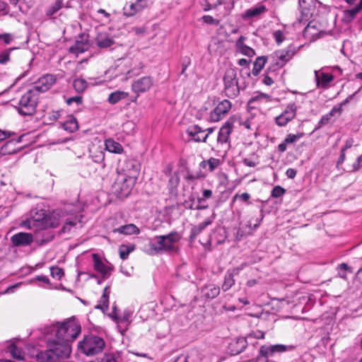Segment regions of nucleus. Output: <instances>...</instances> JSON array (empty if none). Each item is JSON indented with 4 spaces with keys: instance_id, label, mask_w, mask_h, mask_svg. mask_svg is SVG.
<instances>
[{
    "instance_id": "obj_52",
    "label": "nucleus",
    "mask_w": 362,
    "mask_h": 362,
    "mask_svg": "<svg viewBox=\"0 0 362 362\" xmlns=\"http://www.w3.org/2000/svg\"><path fill=\"white\" fill-rule=\"evenodd\" d=\"M268 98H269V96L267 95H266V94H264V93L258 94L257 95L252 97L249 100L248 104L249 105H252V104L255 103L257 101H261V100H267Z\"/></svg>"
},
{
    "instance_id": "obj_20",
    "label": "nucleus",
    "mask_w": 362,
    "mask_h": 362,
    "mask_svg": "<svg viewBox=\"0 0 362 362\" xmlns=\"http://www.w3.org/2000/svg\"><path fill=\"white\" fill-rule=\"evenodd\" d=\"M135 174L134 175V178L137 179L139 173V168L138 165L134 160H125L119 171V175H124L129 177H132V175Z\"/></svg>"
},
{
    "instance_id": "obj_45",
    "label": "nucleus",
    "mask_w": 362,
    "mask_h": 362,
    "mask_svg": "<svg viewBox=\"0 0 362 362\" xmlns=\"http://www.w3.org/2000/svg\"><path fill=\"white\" fill-rule=\"evenodd\" d=\"M315 0H299V6L304 13L314 7Z\"/></svg>"
},
{
    "instance_id": "obj_11",
    "label": "nucleus",
    "mask_w": 362,
    "mask_h": 362,
    "mask_svg": "<svg viewBox=\"0 0 362 362\" xmlns=\"http://www.w3.org/2000/svg\"><path fill=\"white\" fill-rule=\"evenodd\" d=\"M233 122L231 119L227 120L221 127L217 137V144L226 148L230 147V135L233 131Z\"/></svg>"
},
{
    "instance_id": "obj_62",
    "label": "nucleus",
    "mask_w": 362,
    "mask_h": 362,
    "mask_svg": "<svg viewBox=\"0 0 362 362\" xmlns=\"http://www.w3.org/2000/svg\"><path fill=\"white\" fill-rule=\"evenodd\" d=\"M35 279L39 281L43 282L46 284H49V283H50L49 278L47 276H44V275L37 276L35 278Z\"/></svg>"
},
{
    "instance_id": "obj_13",
    "label": "nucleus",
    "mask_w": 362,
    "mask_h": 362,
    "mask_svg": "<svg viewBox=\"0 0 362 362\" xmlns=\"http://www.w3.org/2000/svg\"><path fill=\"white\" fill-rule=\"evenodd\" d=\"M296 111L297 106L295 103L288 104L284 111L275 118L276 124L279 127L286 125L295 117Z\"/></svg>"
},
{
    "instance_id": "obj_22",
    "label": "nucleus",
    "mask_w": 362,
    "mask_h": 362,
    "mask_svg": "<svg viewBox=\"0 0 362 362\" xmlns=\"http://www.w3.org/2000/svg\"><path fill=\"white\" fill-rule=\"evenodd\" d=\"M95 43L100 48H107L115 43V40L110 34L103 32L97 35Z\"/></svg>"
},
{
    "instance_id": "obj_25",
    "label": "nucleus",
    "mask_w": 362,
    "mask_h": 362,
    "mask_svg": "<svg viewBox=\"0 0 362 362\" xmlns=\"http://www.w3.org/2000/svg\"><path fill=\"white\" fill-rule=\"evenodd\" d=\"M88 48L89 43L88 40L82 39L81 40H76L75 44L69 48V52L78 55V54L86 52Z\"/></svg>"
},
{
    "instance_id": "obj_37",
    "label": "nucleus",
    "mask_w": 362,
    "mask_h": 362,
    "mask_svg": "<svg viewBox=\"0 0 362 362\" xmlns=\"http://www.w3.org/2000/svg\"><path fill=\"white\" fill-rule=\"evenodd\" d=\"M321 32L318 31L316 28V23H310L304 30V35L307 37H311L313 38H317L321 36Z\"/></svg>"
},
{
    "instance_id": "obj_9",
    "label": "nucleus",
    "mask_w": 362,
    "mask_h": 362,
    "mask_svg": "<svg viewBox=\"0 0 362 362\" xmlns=\"http://www.w3.org/2000/svg\"><path fill=\"white\" fill-rule=\"evenodd\" d=\"M293 345L275 344L264 345L259 349V354L265 358L274 357L278 354L294 349Z\"/></svg>"
},
{
    "instance_id": "obj_26",
    "label": "nucleus",
    "mask_w": 362,
    "mask_h": 362,
    "mask_svg": "<svg viewBox=\"0 0 362 362\" xmlns=\"http://www.w3.org/2000/svg\"><path fill=\"white\" fill-rule=\"evenodd\" d=\"M213 220V218H208L199 225L193 226L191 229L189 236L190 239L194 240L197 236L199 235L206 228V227L211 224Z\"/></svg>"
},
{
    "instance_id": "obj_29",
    "label": "nucleus",
    "mask_w": 362,
    "mask_h": 362,
    "mask_svg": "<svg viewBox=\"0 0 362 362\" xmlns=\"http://www.w3.org/2000/svg\"><path fill=\"white\" fill-rule=\"evenodd\" d=\"M362 9V0L359 4L351 9L345 10L343 13V20L346 22H351L353 21L356 14Z\"/></svg>"
},
{
    "instance_id": "obj_10",
    "label": "nucleus",
    "mask_w": 362,
    "mask_h": 362,
    "mask_svg": "<svg viewBox=\"0 0 362 362\" xmlns=\"http://www.w3.org/2000/svg\"><path fill=\"white\" fill-rule=\"evenodd\" d=\"M232 104L228 100H223L210 112V119L212 122H218L224 118L230 112Z\"/></svg>"
},
{
    "instance_id": "obj_54",
    "label": "nucleus",
    "mask_w": 362,
    "mask_h": 362,
    "mask_svg": "<svg viewBox=\"0 0 362 362\" xmlns=\"http://www.w3.org/2000/svg\"><path fill=\"white\" fill-rule=\"evenodd\" d=\"M13 40V36L10 33L0 34V42H4L5 45H8Z\"/></svg>"
},
{
    "instance_id": "obj_61",
    "label": "nucleus",
    "mask_w": 362,
    "mask_h": 362,
    "mask_svg": "<svg viewBox=\"0 0 362 362\" xmlns=\"http://www.w3.org/2000/svg\"><path fill=\"white\" fill-rule=\"evenodd\" d=\"M247 266L246 263L241 264L239 267H237L235 268H233L230 272L234 274V275H238L240 272L243 269Z\"/></svg>"
},
{
    "instance_id": "obj_35",
    "label": "nucleus",
    "mask_w": 362,
    "mask_h": 362,
    "mask_svg": "<svg viewBox=\"0 0 362 362\" xmlns=\"http://www.w3.org/2000/svg\"><path fill=\"white\" fill-rule=\"evenodd\" d=\"M128 96V93L124 91L116 90L115 92L111 93L107 98V101L109 103L112 105H115L117 103L122 99L127 98Z\"/></svg>"
},
{
    "instance_id": "obj_36",
    "label": "nucleus",
    "mask_w": 362,
    "mask_h": 362,
    "mask_svg": "<svg viewBox=\"0 0 362 362\" xmlns=\"http://www.w3.org/2000/svg\"><path fill=\"white\" fill-rule=\"evenodd\" d=\"M62 126L65 131L69 133L74 132L78 129L77 120L74 117H70Z\"/></svg>"
},
{
    "instance_id": "obj_28",
    "label": "nucleus",
    "mask_w": 362,
    "mask_h": 362,
    "mask_svg": "<svg viewBox=\"0 0 362 362\" xmlns=\"http://www.w3.org/2000/svg\"><path fill=\"white\" fill-rule=\"evenodd\" d=\"M133 312L129 309L124 310L121 316H118L116 310L112 312V317L118 324H125L127 326L129 324L130 318L132 317Z\"/></svg>"
},
{
    "instance_id": "obj_63",
    "label": "nucleus",
    "mask_w": 362,
    "mask_h": 362,
    "mask_svg": "<svg viewBox=\"0 0 362 362\" xmlns=\"http://www.w3.org/2000/svg\"><path fill=\"white\" fill-rule=\"evenodd\" d=\"M21 284L18 283L13 286H11L6 288V290L4 292V293H11L15 291V289L18 288Z\"/></svg>"
},
{
    "instance_id": "obj_44",
    "label": "nucleus",
    "mask_w": 362,
    "mask_h": 362,
    "mask_svg": "<svg viewBox=\"0 0 362 362\" xmlns=\"http://www.w3.org/2000/svg\"><path fill=\"white\" fill-rule=\"evenodd\" d=\"M50 274L53 279L60 280L64 275V272L62 268L54 266L50 267Z\"/></svg>"
},
{
    "instance_id": "obj_39",
    "label": "nucleus",
    "mask_w": 362,
    "mask_h": 362,
    "mask_svg": "<svg viewBox=\"0 0 362 362\" xmlns=\"http://www.w3.org/2000/svg\"><path fill=\"white\" fill-rule=\"evenodd\" d=\"M234 274L231 273L230 271H228L226 274L224 282L222 285V289L224 291L229 290L235 284Z\"/></svg>"
},
{
    "instance_id": "obj_38",
    "label": "nucleus",
    "mask_w": 362,
    "mask_h": 362,
    "mask_svg": "<svg viewBox=\"0 0 362 362\" xmlns=\"http://www.w3.org/2000/svg\"><path fill=\"white\" fill-rule=\"evenodd\" d=\"M267 61V58L264 56L258 57L256 59L254 63L253 69L252 71V73L254 76H257L260 73L262 69L264 68Z\"/></svg>"
},
{
    "instance_id": "obj_32",
    "label": "nucleus",
    "mask_w": 362,
    "mask_h": 362,
    "mask_svg": "<svg viewBox=\"0 0 362 362\" xmlns=\"http://www.w3.org/2000/svg\"><path fill=\"white\" fill-rule=\"evenodd\" d=\"M105 148L110 153H122L123 152L122 146L112 139L105 140Z\"/></svg>"
},
{
    "instance_id": "obj_19",
    "label": "nucleus",
    "mask_w": 362,
    "mask_h": 362,
    "mask_svg": "<svg viewBox=\"0 0 362 362\" xmlns=\"http://www.w3.org/2000/svg\"><path fill=\"white\" fill-rule=\"evenodd\" d=\"M186 132L190 139L195 142H206L208 138V134H205V130L198 125L189 127Z\"/></svg>"
},
{
    "instance_id": "obj_18",
    "label": "nucleus",
    "mask_w": 362,
    "mask_h": 362,
    "mask_svg": "<svg viewBox=\"0 0 362 362\" xmlns=\"http://www.w3.org/2000/svg\"><path fill=\"white\" fill-rule=\"evenodd\" d=\"M11 241L13 246L25 247L30 245L33 242V236L28 233H18L11 238Z\"/></svg>"
},
{
    "instance_id": "obj_12",
    "label": "nucleus",
    "mask_w": 362,
    "mask_h": 362,
    "mask_svg": "<svg viewBox=\"0 0 362 362\" xmlns=\"http://www.w3.org/2000/svg\"><path fill=\"white\" fill-rule=\"evenodd\" d=\"M57 81V78L53 74H45L40 77L34 83L31 90H35V93H44L48 90Z\"/></svg>"
},
{
    "instance_id": "obj_42",
    "label": "nucleus",
    "mask_w": 362,
    "mask_h": 362,
    "mask_svg": "<svg viewBox=\"0 0 362 362\" xmlns=\"http://www.w3.org/2000/svg\"><path fill=\"white\" fill-rule=\"evenodd\" d=\"M73 86L78 93H82L87 88L88 83L85 79L79 78L74 81Z\"/></svg>"
},
{
    "instance_id": "obj_46",
    "label": "nucleus",
    "mask_w": 362,
    "mask_h": 362,
    "mask_svg": "<svg viewBox=\"0 0 362 362\" xmlns=\"http://www.w3.org/2000/svg\"><path fill=\"white\" fill-rule=\"evenodd\" d=\"M336 111L340 112L341 108L340 107H339V108L334 107L329 114H327V115L322 116V117L321 118V119L319 122V125L323 126V125L327 124L329 123V121L331 117H332L334 115V114Z\"/></svg>"
},
{
    "instance_id": "obj_64",
    "label": "nucleus",
    "mask_w": 362,
    "mask_h": 362,
    "mask_svg": "<svg viewBox=\"0 0 362 362\" xmlns=\"http://www.w3.org/2000/svg\"><path fill=\"white\" fill-rule=\"evenodd\" d=\"M286 175L288 178H294L296 175V170L293 168H288L286 172Z\"/></svg>"
},
{
    "instance_id": "obj_47",
    "label": "nucleus",
    "mask_w": 362,
    "mask_h": 362,
    "mask_svg": "<svg viewBox=\"0 0 362 362\" xmlns=\"http://www.w3.org/2000/svg\"><path fill=\"white\" fill-rule=\"evenodd\" d=\"M303 136V133H299L296 134H289L286 136L285 138V142L287 143V144H291L296 142L298 140H299L300 138H302Z\"/></svg>"
},
{
    "instance_id": "obj_41",
    "label": "nucleus",
    "mask_w": 362,
    "mask_h": 362,
    "mask_svg": "<svg viewBox=\"0 0 362 362\" xmlns=\"http://www.w3.org/2000/svg\"><path fill=\"white\" fill-rule=\"evenodd\" d=\"M134 245H122L119 248L120 258L123 260L127 259L129 253L134 251Z\"/></svg>"
},
{
    "instance_id": "obj_59",
    "label": "nucleus",
    "mask_w": 362,
    "mask_h": 362,
    "mask_svg": "<svg viewBox=\"0 0 362 362\" xmlns=\"http://www.w3.org/2000/svg\"><path fill=\"white\" fill-rule=\"evenodd\" d=\"M73 103H76L77 104H81V103H82V97H81V96H74V97L69 98H68L66 100V103L68 105H71Z\"/></svg>"
},
{
    "instance_id": "obj_17",
    "label": "nucleus",
    "mask_w": 362,
    "mask_h": 362,
    "mask_svg": "<svg viewBox=\"0 0 362 362\" xmlns=\"http://www.w3.org/2000/svg\"><path fill=\"white\" fill-rule=\"evenodd\" d=\"M315 80L317 88L322 89H327L330 87V83L334 80V76L332 74H328L322 71V70H315Z\"/></svg>"
},
{
    "instance_id": "obj_58",
    "label": "nucleus",
    "mask_w": 362,
    "mask_h": 362,
    "mask_svg": "<svg viewBox=\"0 0 362 362\" xmlns=\"http://www.w3.org/2000/svg\"><path fill=\"white\" fill-rule=\"evenodd\" d=\"M243 163L246 166L252 167V168L255 167L258 163V162L256 160H254L252 158H244L243 160Z\"/></svg>"
},
{
    "instance_id": "obj_60",
    "label": "nucleus",
    "mask_w": 362,
    "mask_h": 362,
    "mask_svg": "<svg viewBox=\"0 0 362 362\" xmlns=\"http://www.w3.org/2000/svg\"><path fill=\"white\" fill-rule=\"evenodd\" d=\"M362 168V155L359 156L356 161L353 164V170L357 171Z\"/></svg>"
},
{
    "instance_id": "obj_4",
    "label": "nucleus",
    "mask_w": 362,
    "mask_h": 362,
    "mask_svg": "<svg viewBox=\"0 0 362 362\" xmlns=\"http://www.w3.org/2000/svg\"><path fill=\"white\" fill-rule=\"evenodd\" d=\"M38 95L35 90L30 89L24 93L18 103V112L22 115L31 116L35 113Z\"/></svg>"
},
{
    "instance_id": "obj_8",
    "label": "nucleus",
    "mask_w": 362,
    "mask_h": 362,
    "mask_svg": "<svg viewBox=\"0 0 362 362\" xmlns=\"http://www.w3.org/2000/svg\"><path fill=\"white\" fill-rule=\"evenodd\" d=\"M93 268L102 276L103 279H108L112 272L113 266L107 261L103 260L98 254H93Z\"/></svg>"
},
{
    "instance_id": "obj_43",
    "label": "nucleus",
    "mask_w": 362,
    "mask_h": 362,
    "mask_svg": "<svg viewBox=\"0 0 362 362\" xmlns=\"http://www.w3.org/2000/svg\"><path fill=\"white\" fill-rule=\"evenodd\" d=\"M13 4L18 5L19 9L22 12L25 13L33 5V0H16V2H13Z\"/></svg>"
},
{
    "instance_id": "obj_55",
    "label": "nucleus",
    "mask_w": 362,
    "mask_h": 362,
    "mask_svg": "<svg viewBox=\"0 0 362 362\" xmlns=\"http://www.w3.org/2000/svg\"><path fill=\"white\" fill-rule=\"evenodd\" d=\"M250 198V195L247 193L244 192L241 194H236L233 197V201L235 202L237 199H240L241 201L244 202H248L249 199Z\"/></svg>"
},
{
    "instance_id": "obj_57",
    "label": "nucleus",
    "mask_w": 362,
    "mask_h": 362,
    "mask_svg": "<svg viewBox=\"0 0 362 362\" xmlns=\"http://www.w3.org/2000/svg\"><path fill=\"white\" fill-rule=\"evenodd\" d=\"M202 21H203L204 23H205L206 24H216V25H218V23H219L218 21H216L212 16H208V15L204 16L202 17Z\"/></svg>"
},
{
    "instance_id": "obj_30",
    "label": "nucleus",
    "mask_w": 362,
    "mask_h": 362,
    "mask_svg": "<svg viewBox=\"0 0 362 362\" xmlns=\"http://www.w3.org/2000/svg\"><path fill=\"white\" fill-rule=\"evenodd\" d=\"M63 7L64 0H55L53 4L46 8L45 16L48 18H52Z\"/></svg>"
},
{
    "instance_id": "obj_7",
    "label": "nucleus",
    "mask_w": 362,
    "mask_h": 362,
    "mask_svg": "<svg viewBox=\"0 0 362 362\" xmlns=\"http://www.w3.org/2000/svg\"><path fill=\"white\" fill-rule=\"evenodd\" d=\"M265 333L261 330H255L250 333L247 337L239 338L230 344V349L233 354L242 352L247 346V340L251 339H264Z\"/></svg>"
},
{
    "instance_id": "obj_15",
    "label": "nucleus",
    "mask_w": 362,
    "mask_h": 362,
    "mask_svg": "<svg viewBox=\"0 0 362 362\" xmlns=\"http://www.w3.org/2000/svg\"><path fill=\"white\" fill-rule=\"evenodd\" d=\"M153 85V80L151 76H143L132 84V90L134 93L139 95L151 89Z\"/></svg>"
},
{
    "instance_id": "obj_53",
    "label": "nucleus",
    "mask_w": 362,
    "mask_h": 362,
    "mask_svg": "<svg viewBox=\"0 0 362 362\" xmlns=\"http://www.w3.org/2000/svg\"><path fill=\"white\" fill-rule=\"evenodd\" d=\"M240 52L243 54H244L245 56H247V57H253L254 55H255V50L252 48H251V47H248L247 45L242 46V49H240Z\"/></svg>"
},
{
    "instance_id": "obj_5",
    "label": "nucleus",
    "mask_w": 362,
    "mask_h": 362,
    "mask_svg": "<svg viewBox=\"0 0 362 362\" xmlns=\"http://www.w3.org/2000/svg\"><path fill=\"white\" fill-rule=\"evenodd\" d=\"M133 173L132 177L124 175H118V177L114 184L115 192L119 198L127 197L132 192L136 180Z\"/></svg>"
},
{
    "instance_id": "obj_24",
    "label": "nucleus",
    "mask_w": 362,
    "mask_h": 362,
    "mask_svg": "<svg viewBox=\"0 0 362 362\" xmlns=\"http://www.w3.org/2000/svg\"><path fill=\"white\" fill-rule=\"evenodd\" d=\"M202 293L205 298L213 299L219 295L220 288L215 284H209L202 288Z\"/></svg>"
},
{
    "instance_id": "obj_31",
    "label": "nucleus",
    "mask_w": 362,
    "mask_h": 362,
    "mask_svg": "<svg viewBox=\"0 0 362 362\" xmlns=\"http://www.w3.org/2000/svg\"><path fill=\"white\" fill-rule=\"evenodd\" d=\"M110 293V288L109 286L105 287L103 296L100 300V303L95 306V308L100 309L103 312L107 310L109 303V296Z\"/></svg>"
},
{
    "instance_id": "obj_48",
    "label": "nucleus",
    "mask_w": 362,
    "mask_h": 362,
    "mask_svg": "<svg viewBox=\"0 0 362 362\" xmlns=\"http://www.w3.org/2000/svg\"><path fill=\"white\" fill-rule=\"evenodd\" d=\"M273 37L278 45H280L285 40V35L283 31L278 30L273 33Z\"/></svg>"
},
{
    "instance_id": "obj_23",
    "label": "nucleus",
    "mask_w": 362,
    "mask_h": 362,
    "mask_svg": "<svg viewBox=\"0 0 362 362\" xmlns=\"http://www.w3.org/2000/svg\"><path fill=\"white\" fill-rule=\"evenodd\" d=\"M113 232L117 233L119 234H122V235H131L139 234L140 230L135 224L129 223V224L121 226L120 227L114 229Z\"/></svg>"
},
{
    "instance_id": "obj_21",
    "label": "nucleus",
    "mask_w": 362,
    "mask_h": 362,
    "mask_svg": "<svg viewBox=\"0 0 362 362\" xmlns=\"http://www.w3.org/2000/svg\"><path fill=\"white\" fill-rule=\"evenodd\" d=\"M6 351H8L11 356L13 357V358L16 360H26L25 352L17 346L14 339L8 341Z\"/></svg>"
},
{
    "instance_id": "obj_2",
    "label": "nucleus",
    "mask_w": 362,
    "mask_h": 362,
    "mask_svg": "<svg viewBox=\"0 0 362 362\" xmlns=\"http://www.w3.org/2000/svg\"><path fill=\"white\" fill-rule=\"evenodd\" d=\"M181 239V235L177 231H173L167 235L154 237L155 243L151 245L156 253L171 252L175 250V244Z\"/></svg>"
},
{
    "instance_id": "obj_51",
    "label": "nucleus",
    "mask_w": 362,
    "mask_h": 362,
    "mask_svg": "<svg viewBox=\"0 0 362 362\" xmlns=\"http://www.w3.org/2000/svg\"><path fill=\"white\" fill-rule=\"evenodd\" d=\"M11 50H12V49L0 52V64H5L9 62Z\"/></svg>"
},
{
    "instance_id": "obj_40",
    "label": "nucleus",
    "mask_w": 362,
    "mask_h": 362,
    "mask_svg": "<svg viewBox=\"0 0 362 362\" xmlns=\"http://www.w3.org/2000/svg\"><path fill=\"white\" fill-rule=\"evenodd\" d=\"M81 221L78 218V216H74L71 218H69L66 219L64 226L62 227V232L63 233H67L69 232L71 228L74 226H76L77 223H80Z\"/></svg>"
},
{
    "instance_id": "obj_50",
    "label": "nucleus",
    "mask_w": 362,
    "mask_h": 362,
    "mask_svg": "<svg viewBox=\"0 0 362 362\" xmlns=\"http://www.w3.org/2000/svg\"><path fill=\"white\" fill-rule=\"evenodd\" d=\"M21 141V139H18L17 141H15V140H10L8 141H7L1 148V151L6 153H15V150L14 149H12V150H8L7 148H8L9 146L11 145H13L16 143H19Z\"/></svg>"
},
{
    "instance_id": "obj_1",
    "label": "nucleus",
    "mask_w": 362,
    "mask_h": 362,
    "mask_svg": "<svg viewBox=\"0 0 362 362\" xmlns=\"http://www.w3.org/2000/svg\"><path fill=\"white\" fill-rule=\"evenodd\" d=\"M81 331V325L74 318L45 326L43 333L46 335L54 334L55 338L48 340V349L44 351H38L35 347L28 346V349L31 348L33 351L30 358L35 357L38 362H56L68 358L71 352V343L78 337Z\"/></svg>"
},
{
    "instance_id": "obj_16",
    "label": "nucleus",
    "mask_w": 362,
    "mask_h": 362,
    "mask_svg": "<svg viewBox=\"0 0 362 362\" xmlns=\"http://www.w3.org/2000/svg\"><path fill=\"white\" fill-rule=\"evenodd\" d=\"M148 7L147 2L136 0L135 2H127L123 7V15L132 17Z\"/></svg>"
},
{
    "instance_id": "obj_14",
    "label": "nucleus",
    "mask_w": 362,
    "mask_h": 362,
    "mask_svg": "<svg viewBox=\"0 0 362 362\" xmlns=\"http://www.w3.org/2000/svg\"><path fill=\"white\" fill-rule=\"evenodd\" d=\"M300 47H297L293 45H288L286 49L276 52L278 61L276 65L283 67L288 62H289L294 55L298 52Z\"/></svg>"
},
{
    "instance_id": "obj_3",
    "label": "nucleus",
    "mask_w": 362,
    "mask_h": 362,
    "mask_svg": "<svg viewBox=\"0 0 362 362\" xmlns=\"http://www.w3.org/2000/svg\"><path fill=\"white\" fill-rule=\"evenodd\" d=\"M105 341L96 335H88L78 343V349L86 356H94L103 351L105 348Z\"/></svg>"
},
{
    "instance_id": "obj_34",
    "label": "nucleus",
    "mask_w": 362,
    "mask_h": 362,
    "mask_svg": "<svg viewBox=\"0 0 362 362\" xmlns=\"http://www.w3.org/2000/svg\"><path fill=\"white\" fill-rule=\"evenodd\" d=\"M221 164V161L218 158H210L208 160H203L200 163V167L203 169H208L209 172H213Z\"/></svg>"
},
{
    "instance_id": "obj_49",
    "label": "nucleus",
    "mask_w": 362,
    "mask_h": 362,
    "mask_svg": "<svg viewBox=\"0 0 362 362\" xmlns=\"http://www.w3.org/2000/svg\"><path fill=\"white\" fill-rule=\"evenodd\" d=\"M286 192L285 189L281 186H275L271 193V196L274 198H279L283 196Z\"/></svg>"
},
{
    "instance_id": "obj_6",
    "label": "nucleus",
    "mask_w": 362,
    "mask_h": 362,
    "mask_svg": "<svg viewBox=\"0 0 362 362\" xmlns=\"http://www.w3.org/2000/svg\"><path fill=\"white\" fill-rule=\"evenodd\" d=\"M224 91L228 98H235L240 93V86L237 78V71L234 69H228L223 76Z\"/></svg>"
},
{
    "instance_id": "obj_56",
    "label": "nucleus",
    "mask_w": 362,
    "mask_h": 362,
    "mask_svg": "<svg viewBox=\"0 0 362 362\" xmlns=\"http://www.w3.org/2000/svg\"><path fill=\"white\" fill-rule=\"evenodd\" d=\"M212 197V191L211 189H204L202 193V197L198 199V203L201 204L206 199H209Z\"/></svg>"
},
{
    "instance_id": "obj_33",
    "label": "nucleus",
    "mask_w": 362,
    "mask_h": 362,
    "mask_svg": "<svg viewBox=\"0 0 362 362\" xmlns=\"http://www.w3.org/2000/svg\"><path fill=\"white\" fill-rule=\"evenodd\" d=\"M267 11V8L264 5H259L254 6L250 9L245 11L244 17L245 18H253L259 16L262 13H264Z\"/></svg>"
},
{
    "instance_id": "obj_27",
    "label": "nucleus",
    "mask_w": 362,
    "mask_h": 362,
    "mask_svg": "<svg viewBox=\"0 0 362 362\" xmlns=\"http://www.w3.org/2000/svg\"><path fill=\"white\" fill-rule=\"evenodd\" d=\"M31 218L22 223V226L30 228L34 222H38L44 219L45 213L42 210L32 211Z\"/></svg>"
}]
</instances>
